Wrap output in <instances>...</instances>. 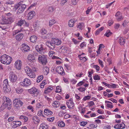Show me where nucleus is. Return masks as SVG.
Returning <instances> with one entry per match:
<instances>
[{
	"label": "nucleus",
	"mask_w": 129,
	"mask_h": 129,
	"mask_svg": "<svg viewBox=\"0 0 129 129\" xmlns=\"http://www.w3.org/2000/svg\"><path fill=\"white\" fill-rule=\"evenodd\" d=\"M22 1L20 2L14 6L15 9L16 10L18 9L17 13L20 14L22 13L26 8V5L23 4Z\"/></svg>",
	"instance_id": "f257e3e1"
},
{
	"label": "nucleus",
	"mask_w": 129,
	"mask_h": 129,
	"mask_svg": "<svg viewBox=\"0 0 129 129\" xmlns=\"http://www.w3.org/2000/svg\"><path fill=\"white\" fill-rule=\"evenodd\" d=\"M1 62L4 64H9L12 60V58L9 56L4 54L0 57Z\"/></svg>",
	"instance_id": "f03ea898"
},
{
	"label": "nucleus",
	"mask_w": 129,
	"mask_h": 129,
	"mask_svg": "<svg viewBox=\"0 0 129 129\" xmlns=\"http://www.w3.org/2000/svg\"><path fill=\"white\" fill-rule=\"evenodd\" d=\"M14 21L13 18H8L7 17H3L1 20L0 23L2 24H10Z\"/></svg>",
	"instance_id": "7ed1b4c3"
},
{
	"label": "nucleus",
	"mask_w": 129,
	"mask_h": 129,
	"mask_svg": "<svg viewBox=\"0 0 129 129\" xmlns=\"http://www.w3.org/2000/svg\"><path fill=\"white\" fill-rule=\"evenodd\" d=\"M3 86L4 90L5 93L9 92L11 91L10 88L8 84V81L7 79L4 81Z\"/></svg>",
	"instance_id": "20e7f679"
},
{
	"label": "nucleus",
	"mask_w": 129,
	"mask_h": 129,
	"mask_svg": "<svg viewBox=\"0 0 129 129\" xmlns=\"http://www.w3.org/2000/svg\"><path fill=\"white\" fill-rule=\"evenodd\" d=\"M39 62L41 63L43 65H45L47 63V59L45 55H40L38 58Z\"/></svg>",
	"instance_id": "39448f33"
},
{
	"label": "nucleus",
	"mask_w": 129,
	"mask_h": 129,
	"mask_svg": "<svg viewBox=\"0 0 129 129\" xmlns=\"http://www.w3.org/2000/svg\"><path fill=\"white\" fill-rule=\"evenodd\" d=\"M13 104L16 107L18 108L22 106L23 103L20 99H16L13 101Z\"/></svg>",
	"instance_id": "423d86ee"
},
{
	"label": "nucleus",
	"mask_w": 129,
	"mask_h": 129,
	"mask_svg": "<svg viewBox=\"0 0 129 129\" xmlns=\"http://www.w3.org/2000/svg\"><path fill=\"white\" fill-rule=\"evenodd\" d=\"M31 84V82L30 80L27 78H25L23 82L20 83V85L23 86H28Z\"/></svg>",
	"instance_id": "0eeeda50"
},
{
	"label": "nucleus",
	"mask_w": 129,
	"mask_h": 129,
	"mask_svg": "<svg viewBox=\"0 0 129 129\" xmlns=\"http://www.w3.org/2000/svg\"><path fill=\"white\" fill-rule=\"evenodd\" d=\"M28 91L29 93L31 94L33 96H37L39 93L38 90L35 87H33L28 89Z\"/></svg>",
	"instance_id": "6e6552de"
},
{
	"label": "nucleus",
	"mask_w": 129,
	"mask_h": 129,
	"mask_svg": "<svg viewBox=\"0 0 129 129\" xmlns=\"http://www.w3.org/2000/svg\"><path fill=\"white\" fill-rule=\"evenodd\" d=\"M9 78L10 81L11 82H14L16 81L17 77L16 75L14 73L11 72L10 73Z\"/></svg>",
	"instance_id": "1a4fd4ad"
},
{
	"label": "nucleus",
	"mask_w": 129,
	"mask_h": 129,
	"mask_svg": "<svg viewBox=\"0 0 129 129\" xmlns=\"http://www.w3.org/2000/svg\"><path fill=\"white\" fill-rule=\"evenodd\" d=\"M25 71L27 75L30 76L31 78H33V75H32V70L28 67H26L24 68Z\"/></svg>",
	"instance_id": "9d476101"
},
{
	"label": "nucleus",
	"mask_w": 129,
	"mask_h": 129,
	"mask_svg": "<svg viewBox=\"0 0 129 129\" xmlns=\"http://www.w3.org/2000/svg\"><path fill=\"white\" fill-rule=\"evenodd\" d=\"M56 71L62 75H64L65 74L63 68L61 67H57L56 69Z\"/></svg>",
	"instance_id": "9b49d317"
},
{
	"label": "nucleus",
	"mask_w": 129,
	"mask_h": 129,
	"mask_svg": "<svg viewBox=\"0 0 129 129\" xmlns=\"http://www.w3.org/2000/svg\"><path fill=\"white\" fill-rule=\"evenodd\" d=\"M11 105V103L3 102L0 108V111H3L6 107L9 106Z\"/></svg>",
	"instance_id": "f8f14e48"
},
{
	"label": "nucleus",
	"mask_w": 129,
	"mask_h": 129,
	"mask_svg": "<svg viewBox=\"0 0 129 129\" xmlns=\"http://www.w3.org/2000/svg\"><path fill=\"white\" fill-rule=\"evenodd\" d=\"M35 48L36 50L38 52L42 51L45 49L43 45L41 44H39L38 45L36 46Z\"/></svg>",
	"instance_id": "ddd939ff"
},
{
	"label": "nucleus",
	"mask_w": 129,
	"mask_h": 129,
	"mask_svg": "<svg viewBox=\"0 0 129 129\" xmlns=\"http://www.w3.org/2000/svg\"><path fill=\"white\" fill-rule=\"evenodd\" d=\"M66 104L70 109H71L74 108V103L73 101H68L66 102Z\"/></svg>",
	"instance_id": "4468645a"
},
{
	"label": "nucleus",
	"mask_w": 129,
	"mask_h": 129,
	"mask_svg": "<svg viewBox=\"0 0 129 129\" xmlns=\"http://www.w3.org/2000/svg\"><path fill=\"white\" fill-rule=\"evenodd\" d=\"M15 64L16 68L18 70L21 69V61L20 60H18L15 62Z\"/></svg>",
	"instance_id": "2eb2a0df"
},
{
	"label": "nucleus",
	"mask_w": 129,
	"mask_h": 129,
	"mask_svg": "<svg viewBox=\"0 0 129 129\" xmlns=\"http://www.w3.org/2000/svg\"><path fill=\"white\" fill-rule=\"evenodd\" d=\"M22 50L23 52L28 51L29 50V47L25 44H23L22 45Z\"/></svg>",
	"instance_id": "dca6fc26"
},
{
	"label": "nucleus",
	"mask_w": 129,
	"mask_h": 129,
	"mask_svg": "<svg viewBox=\"0 0 129 129\" xmlns=\"http://www.w3.org/2000/svg\"><path fill=\"white\" fill-rule=\"evenodd\" d=\"M35 12L32 11L29 12L27 15V19L28 20L31 19L34 16Z\"/></svg>",
	"instance_id": "f3484780"
},
{
	"label": "nucleus",
	"mask_w": 129,
	"mask_h": 129,
	"mask_svg": "<svg viewBox=\"0 0 129 129\" xmlns=\"http://www.w3.org/2000/svg\"><path fill=\"white\" fill-rule=\"evenodd\" d=\"M53 41L54 42L55 45H60L62 43L61 40L60 39H58L52 38Z\"/></svg>",
	"instance_id": "a211bd4d"
},
{
	"label": "nucleus",
	"mask_w": 129,
	"mask_h": 129,
	"mask_svg": "<svg viewBox=\"0 0 129 129\" xmlns=\"http://www.w3.org/2000/svg\"><path fill=\"white\" fill-rule=\"evenodd\" d=\"M23 35L22 33H20L16 35L15 36V38L17 41H20L23 38Z\"/></svg>",
	"instance_id": "6ab92c4d"
},
{
	"label": "nucleus",
	"mask_w": 129,
	"mask_h": 129,
	"mask_svg": "<svg viewBox=\"0 0 129 129\" xmlns=\"http://www.w3.org/2000/svg\"><path fill=\"white\" fill-rule=\"evenodd\" d=\"M27 58L28 60L31 62H33L35 59V57L33 55L29 54Z\"/></svg>",
	"instance_id": "aec40b11"
},
{
	"label": "nucleus",
	"mask_w": 129,
	"mask_h": 129,
	"mask_svg": "<svg viewBox=\"0 0 129 129\" xmlns=\"http://www.w3.org/2000/svg\"><path fill=\"white\" fill-rule=\"evenodd\" d=\"M25 23H26V21L25 20L21 19L18 21V22L16 23V25L21 26Z\"/></svg>",
	"instance_id": "412c9836"
},
{
	"label": "nucleus",
	"mask_w": 129,
	"mask_h": 129,
	"mask_svg": "<svg viewBox=\"0 0 129 129\" xmlns=\"http://www.w3.org/2000/svg\"><path fill=\"white\" fill-rule=\"evenodd\" d=\"M59 50H61V51H63L64 52H66L67 51L69 50V48L66 46H63L60 48Z\"/></svg>",
	"instance_id": "4be33fe9"
},
{
	"label": "nucleus",
	"mask_w": 129,
	"mask_h": 129,
	"mask_svg": "<svg viewBox=\"0 0 129 129\" xmlns=\"http://www.w3.org/2000/svg\"><path fill=\"white\" fill-rule=\"evenodd\" d=\"M44 114L46 115H51L52 114V112L49 109H46L44 111Z\"/></svg>",
	"instance_id": "5701e85b"
},
{
	"label": "nucleus",
	"mask_w": 129,
	"mask_h": 129,
	"mask_svg": "<svg viewBox=\"0 0 129 129\" xmlns=\"http://www.w3.org/2000/svg\"><path fill=\"white\" fill-rule=\"evenodd\" d=\"M53 39L52 38L51 39V41H50V47L49 48L53 50L54 49L55 47V45L54 42L53 41Z\"/></svg>",
	"instance_id": "b1692460"
},
{
	"label": "nucleus",
	"mask_w": 129,
	"mask_h": 129,
	"mask_svg": "<svg viewBox=\"0 0 129 129\" xmlns=\"http://www.w3.org/2000/svg\"><path fill=\"white\" fill-rule=\"evenodd\" d=\"M37 37L34 35H33L31 36L30 38V41L33 43H34L36 42Z\"/></svg>",
	"instance_id": "393cba45"
},
{
	"label": "nucleus",
	"mask_w": 129,
	"mask_h": 129,
	"mask_svg": "<svg viewBox=\"0 0 129 129\" xmlns=\"http://www.w3.org/2000/svg\"><path fill=\"white\" fill-rule=\"evenodd\" d=\"M43 71L44 74L46 75H47L48 74L49 72V68L47 66L44 67Z\"/></svg>",
	"instance_id": "a878e982"
},
{
	"label": "nucleus",
	"mask_w": 129,
	"mask_h": 129,
	"mask_svg": "<svg viewBox=\"0 0 129 129\" xmlns=\"http://www.w3.org/2000/svg\"><path fill=\"white\" fill-rule=\"evenodd\" d=\"M49 126L45 124H41L40 129H48Z\"/></svg>",
	"instance_id": "bb28decb"
},
{
	"label": "nucleus",
	"mask_w": 129,
	"mask_h": 129,
	"mask_svg": "<svg viewBox=\"0 0 129 129\" xmlns=\"http://www.w3.org/2000/svg\"><path fill=\"white\" fill-rule=\"evenodd\" d=\"M75 22L73 19H71L69 21L68 25L69 26L73 27L74 26V23Z\"/></svg>",
	"instance_id": "cd10ccee"
},
{
	"label": "nucleus",
	"mask_w": 129,
	"mask_h": 129,
	"mask_svg": "<svg viewBox=\"0 0 129 129\" xmlns=\"http://www.w3.org/2000/svg\"><path fill=\"white\" fill-rule=\"evenodd\" d=\"M60 104V103L59 102L57 101H54L53 103L52 104V105L55 107H57L59 106Z\"/></svg>",
	"instance_id": "c85d7f7f"
},
{
	"label": "nucleus",
	"mask_w": 129,
	"mask_h": 129,
	"mask_svg": "<svg viewBox=\"0 0 129 129\" xmlns=\"http://www.w3.org/2000/svg\"><path fill=\"white\" fill-rule=\"evenodd\" d=\"M82 54L79 55L78 57H79L80 60H82L83 62H85L87 60V59L85 57L81 56Z\"/></svg>",
	"instance_id": "c756f323"
},
{
	"label": "nucleus",
	"mask_w": 129,
	"mask_h": 129,
	"mask_svg": "<svg viewBox=\"0 0 129 129\" xmlns=\"http://www.w3.org/2000/svg\"><path fill=\"white\" fill-rule=\"evenodd\" d=\"M55 10L54 8L53 7L50 6L49 7L47 8V11L50 13H51L52 12Z\"/></svg>",
	"instance_id": "7c9ffc66"
},
{
	"label": "nucleus",
	"mask_w": 129,
	"mask_h": 129,
	"mask_svg": "<svg viewBox=\"0 0 129 129\" xmlns=\"http://www.w3.org/2000/svg\"><path fill=\"white\" fill-rule=\"evenodd\" d=\"M119 42L121 45H123L125 42V40L122 38H119Z\"/></svg>",
	"instance_id": "2f4dec72"
},
{
	"label": "nucleus",
	"mask_w": 129,
	"mask_h": 129,
	"mask_svg": "<svg viewBox=\"0 0 129 129\" xmlns=\"http://www.w3.org/2000/svg\"><path fill=\"white\" fill-rule=\"evenodd\" d=\"M104 27H102L100 28L99 29H98V30H96L95 31V34L96 36H97L99 35L100 33L102 30H103L104 29Z\"/></svg>",
	"instance_id": "473e14b6"
},
{
	"label": "nucleus",
	"mask_w": 129,
	"mask_h": 129,
	"mask_svg": "<svg viewBox=\"0 0 129 129\" xmlns=\"http://www.w3.org/2000/svg\"><path fill=\"white\" fill-rule=\"evenodd\" d=\"M112 34V33L110 31V30H108L104 35L106 36L107 37H108Z\"/></svg>",
	"instance_id": "72a5a7b5"
},
{
	"label": "nucleus",
	"mask_w": 129,
	"mask_h": 129,
	"mask_svg": "<svg viewBox=\"0 0 129 129\" xmlns=\"http://www.w3.org/2000/svg\"><path fill=\"white\" fill-rule=\"evenodd\" d=\"M4 102H6V103H9L11 104L10 100L9 98L4 96L3 98Z\"/></svg>",
	"instance_id": "f704fd0d"
},
{
	"label": "nucleus",
	"mask_w": 129,
	"mask_h": 129,
	"mask_svg": "<svg viewBox=\"0 0 129 129\" xmlns=\"http://www.w3.org/2000/svg\"><path fill=\"white\" fill-rule=\"evenodd\" d=\"M58 125L59 127H62L65 126L64 122L62 121H59L58 122Z\"/></svg>",
	"instance_id": "c9c22d12"
},
{
	"label": "nucleus",
	"mask_w": 129,
	"mask_h": 129,
	"mask_svg": "<svg viewBox=\"0 0 129 129\" xmlns=\"http://www.w3.org/2000/svg\"><path fill=\"white\" fill-rule=\"evenodd\" d=\"M32 119L36 121L37 123H38L40 121L39 118L37 116H35L33 117Z\"/></svg>",
	"instance_id": "e433bc0d"
},
{
	"label": "nucleus",
	"mask_w": 129,
	"mask_h": 129,
	"mask_svg": "<svg viewBox=\"0 0 129 129\" xmlns=\"http://www.w3.org/2000/svg\"><path fill=\"white\" fill-rule=\"evenodd\" d=\"M84 25V24L83 23H80L77 25V27L79 28L80 29L82 30Z\"/></svg>",
	"instance_id": "4c0bfd02"
},
{
	"label": "nucleus",
	"mask_w": 129,
	"mask_h": 129,
	"mask_svg": "<svg viewBox=\"0 0 129 129\" xmlns=\"http://www.w3.org/2000/svg\"><path fill=\"white\" fill-rule=\"evenodd\" d=\"M53 88L52 87H48L47 89L44 92L45 93H47L48 92H50L53 89Z\"/></svg>",
	"instance_id": "58836bf2"
},
{
	"label": "nucleus",
	"mask_w": 129,
	"mask_h": 129,
	"mask_svg": "<svg viewBox=\"0 0 129 129\" xmlns=\"http://www.w3.org/2000/svg\"><path fill=\"white\" fill-rule=\"evenodd\" d=\"M43 76L42 75L38 76L37 80V82L38 83L40 82L43 79Z\"/></svg>",
	"instance_id": "ea45409f"
},
{
	"label": "nucleus",
	"mask_w": 129,
	"mask_h": 129,
	"mask_svg": "<svg viewBox=\"0 0 129 129\" xmlns=\"http://www.w3.org/2000/svg\"><path fill=\"white\" fill-rule=\"evenodd\" d=\"M55 21L53 19L49 21V25L51 26L53 24H54L55 23Z\"/></svg>",
	"instance_id": "a19ab883"
},
{
	"label": "nucleus",
	"mask_w": 129,
	"mask_h": 129,
	"mask_svg": "<svg viewBox=\"0 0 129 129\" xmlns=\"http://www.w3.org/2000/svg\"><path fill=\"white\" fill-rule=\"evenodd\" d=\"M119 125L120 129H123L125 128V125L123 122H122Z\"/></svg>",
	"instance_id": "79ce46f5"
},
{
	"label": "nucleus",
	"mask_w": 129,
	"mask_h": 129,
	"mask_svg": "<svg viewBox=\"0 0 129 129\" xmlns=\"http://www.w3.org/2000/svg\"><path fill=\"white\" fill-rule=\"evenodd\" d=\"M92 68H95L96 71H99V70L100 67H99L97 65H92L91 66Z\"/></svg>",
	"instance_id": "37998d69"
},
{
	"label": "nucleus",
	"mask_w": 129,
	"mask_h": 129,
	"mask_svg": "<svg viewBox=\"0 0 129 129\" xmlns=\"http://www.w3.org/2000/svg\"><path fill=\"white\" fill-rule=\"evenodd\" d=\"M14 4V1L11 0H8L6 3L7 5H12Z\"/></svg>",
	"instance_id": "c03bdc74"
},
{
	"label": "nucleus",
	"mask_w": 129,
	"mask_h": 129,
	"mask_svg": "<svg viewBox=\"0 0 129 129\" xmlns=\"http://www.w3.org/2000/svg\"><path fill=\"white\" fill-rule=\"evenodd\" d=\"M47 31L45 29L42 28L41 30V33L42 35H44L47 33Z\"/></svg>",
	"instance_id": "a18cd8bd"
},
{
	"label": "nucleus",
	"mask_w": 129,
	"mask_h": 129,
	"mask_svg": "<svg viewBox=\"0 0 129 129\" xmlns=\"http://www.w3.org/2000/svg\"><path fill=\"white\" fill-rule=\"evenodd\" d=\"M16 91L17 93H21L23 91V89H22L18 88L16 89Z\"/></svg>",
	"instance_id": "49530a36"
},
{
	"label": "nucleus",
	"mask_w": 129,
	"mask_h": 129,
	"mask_svg": "<svg viewBox=\"0 0 129 129\" xmlns=\"http://www.w3.org/2000/svg\"><path fill=\"white\" fill-rule=\"evenodd\" d=\"M100 79V76L97 75H96L94 76L93 79L95 80H99Z\"/></svg>",
	"instance_id": "de8ad7c7"
},
{
	"label": "nucleus",
	"mask_w": 129,
	"mask_h": 129,
	"mask_svg": "<svg viewBox=\"0 0 129 129\" xmlns=\"http://www.w3.org/2000/svg\"><path fill=\"white\" fill-rule=\"evenodd\" d=\"M87 123V121H84L81 122L80 123V125L81 126H85Z\"/></svg>",
	"instance_id": "09e8293b"
},
{
	"label": "nucleus",
	"mask_w": 129,
	"mask_h": 129,
	"mask_svg": "<svg viewBox=\"0 0 129 129\" xmlns=\"http://www.w3.org/2000/svg\"><path fill=\"white\" fill-rule=\"evenodd\" d=\"M12 15L10 12H9L8 13L5 14V16L4 17H7L8 18H12L11 17Z\"/></svg>",
	"instance_id": "8fccbe9b"
},
{
	"label": "nucleus",
	"mask_w": 129,
	"mask_h": 129,
	"mask_svg": "<svg viewBox=\"0 0 129 129\" xmlns=\"http://www.w3.org/2000/svg\"><path fill=\"white\" fill-rule=\"evenodd\" d=\"M51 38L50 34H47L46 36H44L43 37V38L46 39H49Z\"/></svg>",
	"instance_id": "3c124183"
},
{
	"label": "nucleus",
	"mask_w": 129,
	"mask_h": 129,
	"mask_svg": "<svg viewBox=\"0 0 129 129\" xmlns=\"http://www.w3.org/2000/svg\"><path fill=\"white\" fill-rule=\"evenodd\" d=\"M79 1V0H72V4L74 5H76Z\"/></svg>",
	"instance_id": "603ef678"
},
{
	"label": "nucleus",
	"mask_w": 129,
	"mask_h": 129,
	"mask_svg": "<svg viewBox=\"0 0 129 129\" xmlns=\"http://www.w3.org/2000/svg\"><path fill=\"white\" fill-rule=\"evenodd\" d=\"M54 119V117H52L50 118H47V120L50 122H52L53 121Z\"/></svg>",
	"instance_id": "864d4df0"
},
{
	"label": "nucleus",
	"mask_w": 129,
	"mask_h": 129,
	"mask_svg": "<svg viewBox=\"0 0 129 129\" xmlns=\"http://www.w3.org/2000/svg\"><path fill=\"white\" fill-rule=\"evenodd\" d=\"M21 124V122L19 121H16V127L20 126Z\"/></svg>",
	"instance_id": "5fc2aeb1"
},
{
	"label": "nucleus",
	"mask_w": 129,
	"mask_h": 129,
	"mask_svg": "<svg viewBox=\"0 0 129 129\" xmlns=\"http://www.w3.org/2000/svg\"><path fill=\"white\" fill-rule=\"evenodd\" d=\"M45 81H43L40 85V87L42 88H43L44 87V85H45Z\"/></svg>",
	"instance_id": "6e6d98bb"
},
{
	"label": "nucleus",
	"mask_w": 129,
	"mask_h": 129,
	"mask_svg": "<svg viewBox=\"0 0 129 129\" xmlns=\"http://www.w3.org/2000/svg\"><path fill=\"white\" fill-rule=\"evenodd\" d=\"M102 83L104 85H105V86H107L108 87H109V88L111 87V85H110L108 83H107L106 82H102Z\"/></svg>",
	"instance_id": "4d7b16f0"
},
{
	"label": "nucleus",
	"mask_w": 129,
	"mask_h": 129,
	"mask_svg": "<svg viewBox=\"0 0 129 129\" xmlns=\"http://www.w3.org/2000/svg\"><path fill=\"white\" fill-rule=\"evenodd\" d=\"M113 21L112 20H109L108 22L109 25L111 26L113 24Z\"/></svg>",
	"instance_id": "13d9d810"
},
{
	"label": "nucleus",
	"mask_w": 129,
	"mask_h": 129,
	"mask_svg": "<svg viewBox=\"0 0 129 129\" xmlns=\"http://www.w3.org/2000/svg\"><path fill=\"white\" fill-rule=\"evenodd\" d=\"M78 89L80 91L83 92V91H84L85 90V88L81 87L79 88H78Z\"/></svg>",
	"instance_id": "bf43d9fd"
},
{
	"label": "nucleus",
	"mask_w": 129,
	"mask_h": 129,
	"mask_svg": "<svg viewBox=\"0 0 129 129\" xmlns=\"http://www.w3.org/2000/svg\"><path fill=\"white\" fill-rule=\"evenodd\" d=\"M14 117H9L8 119V121L10 122L14 120Z\"/></svg>",
	"instance_id": "052dcab7"
},
{
	"label": "nucleus",
	"mask_w": 129,
	"mask_h": 129,
	"mask_svg": "<svg viewBox=\"0 0 129 129\" xmlns=\"http://www.w3.org/2000/svg\"><path fill=\"white\" fill-rule=\"evenodd\" d=\"M20 32V31L19 30H17L14 31L13 32L12 34L13 36H14V35H16L17 34Z\"/></svg>",
	"instance_id": "680f3d73"
},
{
	"label": "nucleus",
	"mask_w": 129,
	"mask_h": 129,
	"mask_svg": "<svg viewBox=\"0 0 129 129\" xmlns=\"http://www.w3.org/2000/svg\"><path fill=\"white\" fill-rule=\"evenodd\" d=\"M90 96L88 95L85 96L83 99V100L84 101H86L87 100L89 99L90 98Z\"/></svg>",
	"instance_id": "e2e57ef3"
},
{
	"label": "nucleus",
	"mask_w": 129,
	"mask_h": 129,
	"mask_svg": "<svg viewBox=\"0 0 129 129\" xmlns=\"http://www.w3.org/2000/svg\"><path fill=\"white\" fill-rule=\"evenodd\" d=\"M43 111L41 110H40L38 113L37 115L39 116H41L42 115L43 113Z\"/></svg>",
	"instance_id": "0e129e2a"
},
{
	"label": "nucleus",
	"mask_w": 129,
	"mask_h": 129,
	"mask_svg": "<svg viewBox=\"0 0 129 129\" xmlns=\"http://www.w3.org/2000/svg\"><path fill=\"white\" fill-rule=\"evenodd\" d=\"M98 61L99 62V63L101 65V67L102 68L104 66L103 63L102 61L100 59H99Z\"/></svg>",
	"instance_id": "69168bd1"
},
{
	"label": "nucleus",
	"mask_w": 129,
	"mask_h": 129,
	"mask_svg": "<svg viewBox=\"0 0 129 129\" xmlns=\"http://www.w3.org/2000/svg\"><path fill=\"white\" fill-rule=\"evenodd\" d=\"M84 82L82 81H80L78 84H77V85L78 86H80L83 85L84 84Z\"/></svg>",
	"instance_id": "338daca9"
},
{
	"label": "nucleus",
	"mask_w": 129,
	"mask_h": 129,
	"mask_svg": "<svg viewBox=\"0 0 129 129\" xmlns=\"http://www.w3.org/2000/svg\"><path fill=\"white\" fill-rule=\"evenodd\" d=\"M60 87L59 86H57L56 87L57 90L56 91V92H60L61 91V89L59 88Z\"/></svg>",
	"instance_id": "774afa93"
}]
</instances>
